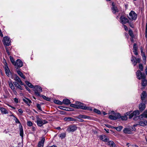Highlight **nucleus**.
<instances>
[{
	"instance_id": "18",
	"label": "nucleus",
	"mask_w": 147,
	"mask_h": 147,
	"mask_svg": "<svg viewBox=\"0 0 147 147\" xmlns=\"http://www.w3.org/2000/svg\"><path fill=\"white\" fill-rule=\"evenodd\" d=\"M14 80L17 82L19 83L21 85H24V83L21 81L20 78L18 76H16L14 78Z\"/></svg>"
},
{
	"instance_id": "52",
	"label": "nucleus",
	"mask_w": 147,
	"mask_h": 147,
	"mask_svg": "<svg viewBox=\"0 0 147 147\" xmlns=\"http://www.w3.org/2000/svg\"><path fill=\"white\" fill-rule=\"evenodd\" d=\"M127 23H129V25L132 28H134V25L132 23L129 22V21L128 22H127Z\"/></svg>"
},
{
	"instance_id": "59",
	"label": "nucleus",
	"mask_w": 147,
	"mask_h": 147,
	"mask_svg": "<svg viewBox=\"0 0 147 147\" xmlns=\"http://www.w3.org/2000/svg\"><path fill=\"white\" fill-rule=\"evenodd\" d=\"M145 34H147V23H146V25Z\"/></svg>"
},
{
	"instance_id": "21",
	"label": "nucleus",
	"mask_w": 147,
	"mask_h": 147,
	"mask_svg": "<svg viewBox=\"0 0 147 147\" xmlns=\"http://www.w3.org/2000/svg\"><path fill=\"white\" fill-rule=\"evenodd\" d=\"M77 118H82L84 119H90V117L85 115H80L78 116H76V117Z\"/></svg>"
},
{
	"instance_id": "13",
	"label": "nucleus",
	"mask_w": 147,
	"mask_h": 147,
	"mask_svg": "<svg viewBox=\"0 0 147 147\" xmlns=\"http://www.w3.org/2000/svg\"><path fill=\"white\" fill-rule=\"evenodd\" d=\"M76 104L77 105V109H83L84 107L85 106H84V105L82 103L80 102L77 101L76 102Z\"/></svg>"
},
{
	"instance_id": "58",
	"label": "nucleus",
	"mask_w": 147,
	"mask_h": 147,
	"mask_svg": "<svg viewBox=\"0 0 147 147\" xmlns=\"http://www.w3.org/2000/svg\"><path fill=\"white\" fill-rule=\"evenodd\" d=\"M10 113L11 114V115H9V116H13L14 118L16 117L13 115V114L12 113L11 111L10 112Z\"/></svg>"
},
{
	"instance_id": "24",
	"label": "nucleus",
	"mask_w": 147,
	"mask_h": 147,
	"mask_svg": "<svg viewBox=\"0 0 147 147\" xmlns=\"http://www.w3.org/2000/svg\"><path fill=\"white\" fill-rule=\"evenodd\" d=\"M107 144L110 147H115V144L114 142L112 141H109L108 142Z\"/></svg>"
},
{
	"instance_id": "6",
	"label": "nucleus",
	"mask_w": 147,
	"mask_h": 147,
	"mask_svg": "<svg viewBox=\"0 0 147 147\" xmlns=\"http://www.w3.org/2000/svg\"><path fill=\"white\" fill-rule=\"evenodd\" d=\"M120 22L122 24H126L129 22L128 19L124 16L122 15L120 18Z\"/></svg>"
},
{
	"instance_id": "12",
	"label": "nucleus",
	"mask_w": 147,
	"mask_h": 147,
	"mask_svg": "<svg viewBox=\"0 0 147 147\" xmlns=\"http://www.w3.org/2000/svg\"><path fill=\"white\" fill-rule=\"evenodd\" d=\"M77 127L75 125H71L67 129V131L68 132H73L76 130Z\"/></svg>"
},
{
	"instance_id": "44",
	"label": "nucleus",
	"mask_w": 147,
	"mask_h": 147,
	"mask_svg": "<svg viewBox=\"0 0 147 147\" xmlns=\"http://www.w3.org/2000/svg\"><path fill=\"white\" fill-rule=\"evenodd\" d=\"M42 96L47 101H50V98L47 97L46 96L42 95Z\"/></svg>"
},
{
	"instance_id": "34",
	"label": "nucleus",
	"mask_w": 147,
	"mask_h": 147,
	"mask_svg": "<svg viewBox=\"0 0 147 147\" xmlns=\"http://www.w3.org/2000/svg\"><path fill=\"white\" fill-rule=\"evenodd\" d=\"M26 84L30 87L31 88H34V86L32 85L30 82L27 81H25Z\"/></svg>"
},
{
	"instance_id": "2",
	"label": "nucleus",
	"mask_w": 147,
	"mask_h": 147,
	"mask_svg": "<svg viewBox=\"0 0 147 147\" xmlns=\"http://www.w3.org/2000/svg\"><path fill=\"white\" fill-rule=\"evenodd\" d=\"M34 91L35 95L39 96H40V93L42 92V90L40 86H36L34 88Z\"/></svg>"
},
{
	"instance_id": "31",
	"label": "nucleus",
	"mask_w": 147,
	"mask_h": 147,
	"mask_svg": "<svg viewBox=\"0 0 147 147\" xmlns=\"http://www.w3.org/2000/svg\"><path fill=\"white\" fill-rule=\"evenodd\" d=\"M142 84L144 87L146 86L147 85V81L145 80V79H142Z\"/></svg>"
},
{
	"instance_id": "10",
	"label": "nucleus",
	"mask_w": 147,
	"mask_h": 147,
	"mask_svg": "<svg viewBox=\"0 0 147 147\" xmlns=\"http://www.w3.org/2000/svg\"><path fill=\"white\" fill-rule=\"evenodd\" d=\"M4 69L6 75L7 76H9L11 74V72L8 66L7 65V63H6V65H5Z\"/></svg>"
},
{
	"instance_id": "5",
	"label": "nucleus",
	"mask_w": 147,
	"mask_h": 147,
	"mask_svg": "<svg viewBox=\"0 0 147 147\" xmlns=\"http://www.w3.org/2000/svg\"><path fill=\"white\" fill-rule=\"evenodd\" d=\"M48 122L47 121L40 119L39 118H38L36 121L37 125L40 127H41L43 125L46 124Z\"/></svg>"
},
{
	"instance_id": "57",
	"label": "nucleus",
	"mask_w": 147,
	"mask_h": 147,
	"mask_svg": "<svg viewBox=\"0 0 147 147\" xmlns=\"http://www.w3.org/2000/svg\"><path fill=\"white\" fill-rule=\"evenodd\" d=\"M18 111L21 114H22L23 113L22 110L21 109H19L18 110Z\"/></svg>"
},
{
	"instance_id": "62",
	"label": "nucleus",
	"mask_w": 147,
	"mask_h": 147,
	"mask_svg": "<svg viewBox=\"0 0 147 147\" xmlns=\"http://www.w3.org/2000/svg\"><path fill=\"white\" fill-rule=\"evenodd\" d=\"M24 86H26V89L27 90L29 91H30V89H29V88L28 87L26 86V85H24Z\"/></svg>"
},
{
	"instance_id": "22",
	"label": "nucleus",
	"mask_w": 147,
	"mask_h": 147,
	"mask_svg": "<svg viewBox=\"0 0 147 147\" xmlns=\"http://www.w3.org/2000/svg\"><path fill=\"white\" fill-rule=\"evenodd\" d=\"M123 132L125 134H131L132 131L131 129L129 128H125L123 130Z\"/></svg>"
},
{
	"instance_id": "45",
	"label": "nucleus",
	"mask_w": 147,
	"mask_h": 147,
	"mask_svg": "<svg viewBox=\"0 0 147 147\" xmlns=\"http://www.w3.org/2000/svg\"><path fill=\"white\" fill-rule=\"evenodd\" d=\"M94 111L99 114H100L101 113L100 111L96 109H94Z\"/></svg>"
},
{
	"instance_id": "3",
	"label": "nucleus",
	"mask_w": 147,
	"mask_h": 147,
	"mask_svg": "<svg viewBox=\"0 0 147 147\" xmlns=\"http://www.w3.org/2000/svg\"><path fill=\"white\" fill-rule=\"evenodd\" d=\"M137 78L139 80L145 79L146 78L145 75L143 74L139 70H138L136 72Z\"/></svg>"
},
{
	"instance_id": "25",
	"label": "nucleus",
	"mask_w": 147,
	"mask_h": 147,
	"mask_svg": "<svg viewBox=\"0 0 147 147\" xmlns=\"http://www.w3.org/2000/svg\"><path fill=\"white\" fill-rule=\"evenodd\" d=\"M64 120L65 121H76V120L71 117H65L64 118Z\"/></svg>"
},
{
	"instance_id": "7",
	"label": "nucleus",
	"mask_w": 147,
	"mask_h": 147,
	"mask_svg": "<svg viewBox=\"0 0 147 147\" xmlns=\"http://www.w3.org/2000/svg\"><path fill=\"white\" fill-rule=\"evenodd\" d=\"M121 117L120 113H117L114 114L113 115H110L109 118L112 120H115Z\"/></svg>"
},
{
	"instance_id": "36",
	"label": "nucleus",
	"mask_w": 147,
	"mask_h": 147,
	"mask_svg": "<svg viewBox=\"0 0 147 147\" xmlns=\"http://www.w3.org/2000/svg\"><path fill=\"white\" fill-rule=\"evenodd\" d=\"M66 134L65 133H63L59 135V136L62 139L64 138L65 137Z\"/></svg>"
},
{
	"instance_id": "48",
	"label": "nucleus",
	"mask_w": 147,
	"mask_h": 147,
	"mask_svg": "<svg viewBox=\"0 0 147 147\" xmlns=\"http://www.w3.org/2000/svg\"><path fill=\"white\" fill-rule=\"evenodd\" d=\"M121 119L122 120H126L127 119V117L126 116H123L121 117Z\"/></svg>"
},
{
	"instance_id": "46",
	"label": "nucleus",
	"mask_w": 147,
	"mask_h": 147,
	"mask_svg": "<svg viewBox=\"0 0 147 147\" xmlns=\"http://www.w3.org/2000/svg\"><path fill=\"white\" fill-rule=\"evenodd\" d=\"M139 68L141 71L143 70V66L142 64H140L139 65Z\"/></svg>"
},
{
	"instance_id": "49",
	"label": "nucleus",
	"mask_w": 147,
	"mask_h": 147,
	"mask_svg": "<svg viewBox=\"0 0 147 147\" xmlns=\"http://www.w3.org/2000/svg\"><path fill=\"white\" fill-rule=\"evenodd\" d=\"M76 105H77L76 104H70V106L71 107L77 109V107Z\"/></svg>"
},
{
	"instance_id": "29",
	"label": "nucleus",
	"mask_w": 147,
	"mask_h": 147,
	"mask_svg": "<svg viewBox=\"0 0 147 147\" xmlns=\"http://www.w3.org/2000/svg\"><path fill=\"white\" fill-rule=\"evenodd\" d=\"M17 72L18 75H20L22 78L24 79H25V76L19 70H17Z\"/></svg>"
},
{
	"instance_id": "27",
	"label": "nucleus",
	"mask_w": 147,
	"mask_h": 147,
	"mask_svg": "<svg viewBox=\"0 0 147 147\" xmlns=\"http://www.w3.org/2000/svg\"><path fill=\"white\" fill-rule=\"evenodd\" d=\"M13 84L15 86L18 88L20 90H22V89L21 87V86H20V84L17 82H13Z\"/></svg>"
},
{
	"instance_id": "33",
	"label": "nucleus",
	"mask_w": 147,
	"mask_h": 147,
	"mask_svg": "<svg viewBox=\"0 0 147 147\" xmlns=\"http://www.w3.org/2000/svg\"><path fill=\"white\" fill-rule=\"evenodd\" d=\"M133 114L134 115V116L136 117L139 114V111L138 110H136L133 112Z\"/></svg>"
},
{
	"instance_id": "8",
	"label": "nucleus",
	"mask_w": 147,
	"mask_h": 147,
	"mask_svg": "<svg viewBox=\"0 0 147 147\" xmlns=\"http://www.w3.org/2000/svg\"><path fill=\"white\" fill-rule=\"evenodd\" d=\"M23 65V62L19 59H17L15 62L14 65L16 68L20 67L22 66Z\"/></svg>"
},
{
	"instance_id": "17",
	"label": "nucleus",
	"mask_w": 147,
	"mask_h": 147,
	"mask_svg": "<svg viewBox=\"0 0 147 147\" xmlns=\"http://www.w3.org/2000/svg\"><path fill=\"white\" fill-rule=\"evenodd\" d=\"M99 137L101 140L105 142H108L109 140V139L104 135H101Z\"/></svg>"
},
{
	"instance_id": "20",
	"label": "nucleus",
	"mask_w": 147,
	"mask_h": 147,
	"mask_svg": "<svg viewBox=\"0 0 147 147\" xmlns=\"http://www.w3.org/2000/svg\"><path fill=\"white\" fill-rule=\"evenodd\" d=\"M140 117L142 118H147V110H145L142 114L140 115Z\"/></svg>"
},
{
	"instance_id": "39",
	"label": "nucleus",
	"mask_w": 147,
	"mask_h": 147,
	"mask_svg": "<svg viewBox=\"0 0 147 147\" xmlns=\"http://www.w3.org/2000/svg\"><path fill=\"white\" fill-rule=\"evenodd\" d=\"M129 35L132 37H133L134 35L133 33V32L132 30H130L129 31Z\"/></svg>"
},
{
	"instance_id": "42",
	"label": "nucleus",
	"mask_w": 147,
	"mask_h": 147,
	"mask_svg": "<svg viewBox=\"0 0 147 147\" xmlns=\"http://www.w3.org/2000/svg\"><path fill=\"white\" fill-rule=\"evenodd\" d=\"M83 109L84 110H90V111H92V108L90 107H87L86 106H85L84 107Z\"/></svg>"
},
{
	"instance_id": "53",
	"label": "nucleus",
	"mask_w": 147,
	"mask_h": 147,
	"mask_svg": "<svg viewBox=\"0 0 147 147\" xmlns=\"http://www.w3.org/2000/svg\"><path fill=\"white\" fill-rule=\"evenodd\" d=\"M12 91H13L14 93L16 95L17 94V92L16 91V89H15V88H13V89H12Z\"/></svg>"
},
{
	"instance_id": "38",
	"label": "nucleus",
	"mask_w": 147,
	"mask_h": 147,
	"mask_svg": "<svg viewBox=\"0 0 147 147\" xmlns=\"http://www.w3.org/2000/svg\"><path fill=\"white\" fill-rule=\"evenodd\" d=\"M126 114L127 115H129V119H131L134 116L133 113L130 114V113L127 112L126 113Z\"/></svg>"
},
{
	"instance_id": "50",
	"label": "nucleus",
	"mask_w": 147,
	"mask_h": 147,
	"mask_svg": "<svg viewBox=\"0 0 147 147\" xmlns=\"http://www.w3.org/2000/svg\"><path fill=\"white\" fill-rule=\"evenodd\" d=\"M27 125L29 126H31L32 125V123L31 121H28L27 122Z\"/></svg>"
},
{
	"instance_id": "51",
	"label": "nucleus",
	"mask_w": 147,
	"mask_h": 147,
	"mask_svg": "<svg viewBox=\"0 0 147 147\" xmlns=\"http://www.w3.org/2000/svg\"><path fill=\"white\" fill-rule=\"evenodd\" d=\"M37 107L38 109L42 111L41 108V105L39 104H38L37 105Z\"/></svg>"
},
{
	"instance_id": "47",
	"label": "nucleus",
	"mask_w": 147,
	"mask_h": 147,
	"mask_svg": "<svg viewBox=\"0 0 147 147\" xmlns=\"http://www.w3.org/2000/svg\"><path fill=\"white\" fill-rule=\"evenodd\" d=\"M137 45L136 43H134V44L133 49V50H137L138 47L136 46Z\"/></svg>"
},
{
	"instance_id": "37",
	"label": "nucleus",
	"mask_w": 147,
	"mask_h": 147,
	"mask_svg": "<svg viewBox=\"0 0 147 147\" xmlns=\"http://www.w3.org/2000/svg\"><path fill=\"white\" fill-rule=\"evenodd\" d=\"M54 102L55 103L57 104L62 105V102L58 100H54Z\"/></svg>"
},
{
	"instance_id": "28",
	"label": "nucleus",
	"mask_w": 147,
	"mask_h": 147,
	"mask_svg": "<svg viewBox=\"0 0 147 147\" xmlns=\"http://www.w3.org/2000/svg\"><path fill=\"white\" fill-rule=\"evenodd\" d=\"M20 135L22 138L23 136L24 132L22 127L21 124L20 127Z\"/></svg>"
},
{
	"instance_id": "41",
	"label": "nucleus",
	"mask_w": 147,
	"mask_h": 147,
	"mask_svg": "<svg viewBox=\"0 0 147 147\" xmlns=\"http://www.w3.org/2000/svg\"><path fill=\"white\" fill-rule=\"evenodd\" d=\"M13 84L12 83V82H9V85L10 88L12 89H13L15 87L13 85Z\"/></svg>"
},
{
	"instance_id": "43",
	"label": "nucleus",
	"mask_w": 147,
	"mask_h": 147,
	"mask_svg": "<svg viewBox=\"0 0 147 147\" xmlns=\"http://www.w3.org/2000/svg\"><path fill=\"white\" fill-rule=\"evenodd\" d=\"M10 61L12 63V64L13 65H14V64L15 63V61L14 60V59L13 58V57L11 56H10Z\"/></svg>"
},
{
	"instance_id": "30",
	"label": "nucleus",
	"mask_w": 147,
	"mask_h": 147,
	"mask_svg": "<svg viewBox=\"0 0 147 147\" xmlns=\"http://www.w3.org/2000/svg\"><path fill=\"white\" fill-rule=\"evenodd\" d=\"M141 54L142 56L143 59L145 60L146 59V56L145 53L143 52L142 49L141 48Z\"/></svg>"
},
{
	"instance_id": "55",
	"label": "nucleus",
	"mask_w": 147,
	"mask_h": 147,
	"mask_svg": "<svg viewBox=\"0 0 147 147\" xmlns=\"http://www.w3.org/2000/svg\"><path fill=\"white\" fill-rule=\"evenodd\" d=\"M123 27H124V28L125 30V31L127 30H128V29H127V26L126 25H123Z\"/></svg>"
},
{
	"instance_id": "15",
	"label": "nucleus",
	"mask_w": 147,
	"mask_h": 147,
	"mask_svg": "<svg viewBox=\"0 0 147 147\" xmlns=\"http://www.w3.org/2000/svg\"><path fill=\"white\" fill-rule=\"evenodd\" d=\"M131 61L133 62L134 66L136 65L137 63H139L140 62V59L138 58L137 59L136 58H132V59L131 60Z\"/></svg>"
},
{
	"instance_id": "9",
	"label": "nucleus",
	"mask_w": 147,
	"mask_h": 147,
	"mask_svg": "<svg viewBox=\"0 0 147 147\" xmlns=\"http://www.w3.org/2000/svg\"><path fill=\"white\" fill-rule=\"evenodd\" d=\"M146 92L145 91L142 92L141 96L142 102H144L145 103H147V100H146Z\"/></svg>"
},
{
	"instance_id": "54",
	"label": "nucleus",
	"mask_w": 147,
	"mask_h": 147,
	"mask_svg": "<svg viewBox=\"0 0 147 147\" xmlns=\"http://www.w3.org/2000/svg\"><path fill=\"white\" fill-rule=\"evenodd\" d=\"M133 52H134V54L136 55H138V53L137 52V50H133Z\"/></svg>"
},
{
	"instance_id": "4",
	"label": "nucleus",
	"mask_w": 147,
	"mask_h": 147,
	"mask_svg": "<svg viewBox=\"0 0 147 147\" xmlns=\"http://www.w3.org/2000/svg\"><path fill=\"white\" fill-rule=\"evenodd\" d=\"M3 42L5 46H9L10 45L11 40L7 36H5L3 38Z\"/></svg>"
},
{
	"instance_id": "61",
	"label": "nucleus",
	"mask_w": 147,
	"mask_h": 147,
	"mask_svg": "<svg viewBox=\"0 0 147 147\" xmlns=\"http://www.w3.org/2000/svg\"><path fill=\"white\" fill-rule=\"evenodd\" d=\"M9 106V107H10L13 108V109H16V108L14 107H13V106H12L11 105H8Z\"/></svg>"
},
{
	"instance_id": "32",
	"label": "nucleus",
	"mask_w": 147,
	"mask_h": 147,
	"mask_svg": "<svg viewBox=\"0 0 147 147\" xmlns=\"http://www.w3.org/2000/svg\"><path fill=\"white\" fill-rule=\"evenodd\" d=\"M26 99H23V100L24 102L26 103L28 105H29V104L31 103L32 102L30 100L28 99L27 98H26Z\"/></svg>"
},
{
	"instance_id": "26",
	"label": "nucleus",
	"mask_w": 147,
	"mask_h": 147,
	"mask_svg": "<svg viewBox=\"0 0 147 147\" xmlns=\"http://www.w3.org/2000/svg\"><path fill=\"white\" fill-rule=\"evenodd\" d=\"M62 102V103L67 105L70 104L71 103L70 100L67 99H64Z\"/></svg>"
},
{
	"instance_id": "14",
	"label": "nucleus",
	"mask_w": 147,
	"mask_h": 147,
	"mask_svg": "<svg viewBox=\"0 0 147 147\" xmlns=\"http://www.w3.org/2000/svg\"><path fill=\"white\" fill-rule=\"evenodd\" d=\"M144 102H142L139 105V110L140 111H143L146 108V105Z\"/></svg>"
},
{
	"instance_id": "60",
	"label": "nucleus",
	"mask_w": 147,
	"mask_h": 147,
	"mask_svg": "<svg viewBox=\"0 0 147 147\" xmlns=\"http://www.w3.org/2000/svg\"><path fill=\"white\" fill-rule=\"evenodd\" d=\"M0 36L2 37H3V35L1 32V30L0 29Z\"/></svg>"
},
{
	"instance_id": "63",
	"label": "nucleus",
	"mask_w": 147,
	"mask_h": 147,
	"mask_svg": "<svg viewBox=\"0 0 147 147\" xmlns=\"http://www.w3.org/2000/svg\"><path fill=\"white\" fill-rule=\"evenodd\" d=\"M80 118H78L79 119V121H80V122H83L84 121V120H83L82 119H80Z\"/></svg>"
},
{
	"instance_id": "35",
	"label": "nucleus",
	"mask_w": 147,
	"mask_h": 147,
	"mask_svg": "<svg viewBox=\"0 0 147 147\" xmlns=\"http://www.w3.org/2000/svg\"><path fill=\"white\" fill-rule=\"evenodd\" d=\"M123 128V127L121 126H120L118 127H115V129L118 131H120Z\"/></svg>"
},
{
	"instance_id": "19",
	"label": "nucleus",
	"mask_w": 147,
	"mask_h": 147,
	"mask_svg": "<svg viewBox=\"0 0 147 147\" xmlns=\"http://www.w3.org/2000/svg\"><path fill=\"white\" fill-rule=\"evenodd\" d=\"M45 141V139L44 138H43L41 141L38 142L37 147H43Z\"/></svg>"
},
{
	"instance_id": "23",
	"label": "nucleus",
	"mask_w": 147,
	"mask_h": 147,
	"mask_svg": "<svg viewBox=\"0 0 147 147\" xmlns=\"http://www.w3.org/2000/svg\"><path fill=\"white\" fill-rule=\"evenodd\" d=\"M0 111L2 114H6L8 113V111L5 109L3 107L0 108Z\"/></svg>"
},
{
	"instance_id": "11",
	"label": "nucleus",
	"mask_w": 147,
	"mask_h": 147,
	"mask_svg": "<svg viewBox=\"0 0 147 147\" xmlns=\"http://www.w3.org/2000/svg\"><path fill=\"white\" fill-rule=\"evenodd\" d=\"M112 7L111 8V9L112 11V12L114 14L116 13V12H118L119 11V10L117 8V7L115 6L113 2L112 3Z\"/></svg>"
},
{
	"instance_id": "40",
	"label": "nucleus",
	"mask_w": 147,
	"mask_h": 147,
	"mask_svg": "<svg viewBox=\"0 0 147 147\" xmlns=\"http://www.w3.org/2000/svg\"><path fill=\"white\" fill-rule=\"evenodd\" d=\"M14 120L15 121V122L17 123H19L20 124V125H19V127H20V124H21V123H20V121L18 119L16 118V117H15V119H14Z\"/></svg>"
},
{
	"instance_id": "64",
	"label": "nucleus",
	"mask_w": 147,
	"mask_h": 147,
	"mask_svg": "<svg viewBox=\"0 0 147 147\" xmlns=\"http://www.w3.org/2000/svg\"><path fill=\"white\" fill-rule=\"evenodd\" d=\"M58 108L60 109H63V108H64V107H63L62 106H59Z\"/></svg>"
},
{
	"instance_id": "56",
	"label": "nucleus",
	"mask_w": 147,
	"mask_h": 147,
	"mask_svg": "<svg viewBox=\"0 0 147 147\" xmlns=\"http://www.w3.org/2000/svg\"><path fill=\"white\" fill-rule=\"evenodd\" d=\"M14 101L16 103H18V98H15L14 99Z\"/></svg>"
},
{
	"instance_id": "16",
	"label": "nucleus",
	"mask_w": 147,
	"mask_h": 147,
	"mask_svg": "<svg viewBox=\"0 0 147 147\" xmlns=\"http://www.w3.org/2000/svg\"><path fill=\"white\" fill-rule=\"evenodd\" d=\"M138 125L143 127L147 126V121L144 120L143 121H141L138 123Z\"/></svg>"
},
{
	"instance_id": "1",
	"label": "nucleus",
	"mask_w": 147,
	"mask_h": 147,
	"mask_svg": "<svg viewBox=\"0 0 147 147\" xmlns=\"http://www.w3.org/2000/svg\"><path fill=\"white\" fill-rule=\"evenodd\" d=\"M137 15L135 12L133 11H131L129 14V16H128L129 19L131 20H135L137 18Z\"/></svg>"
}]
</instances>
